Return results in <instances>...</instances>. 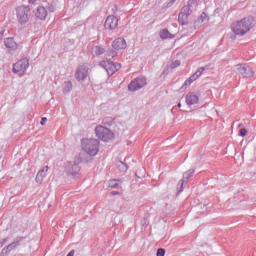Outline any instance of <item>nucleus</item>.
Wrapping results in <instances>:
<instances>
[{"label":"nucleus","mask_w":256,"mask_h":256,"mask_svg":"<svg viewBox=\"0 0 256 256\" xmlns=\"http://www.w3.org/2000/svg\"><path fill=\"white\" fill-rule=\"evenodd\" d=\"M253 27H255V18L246 17L240 21L234 22L232 24V31L234 34L239 35V37H243V35L249 33Z\"/></svg>","instance_id":"f257e3e1"},{"label":"nucleus","mask_w":256,"mask_h":256,"mask_svg":"<svg viewBox=\"0 0 256 256\" xmlns=\"http://www.w3.org/2000/svg\"><path fill=\"white\" fill-rule=\"evenodd\" d=\"M99 140L90 138V139H83L82 140V149L90 155V157H95L99 153Z\"/></svg>","instance_id":"f03ea898"},{"label":"nucleus","mask_w":256,"mask_h":256,"mask_svg":"<svg viewBox=\"0 0 256 256\" xmlns=\"http://www.w3.org/2000/svg\"><path fill=\"white\" fill-rule=\"evenodd\" d=\"M197 3V0H188V4L181 8L178 15V22L180 25H189V16L193 13V5Z\"/></svg>","instance_id":"7ed1b4c3"},{"label":"nucleus","mask_w":256,"mask_h":256,"mask_svg":"<svg viewBox=\"0 0 256 256\" xmlns=\"http://www.w3.org/2000/svg\"><path fill=\"white\" fill-rule=\"evenodd\" d=\"M16 16L20 25H27V23H29V18L31 17V8L25 5L19 6L16 9Z\"/></svg>","instance_id":"20e7f679"},{"label":"nucleus","mask_w":256,"mask_h":256,"mask_svg":"<svg viewBox=\"0 0 256 256\" xmlns=\"http://www.w3.org/2000/svg\"><path fill=\"white\" fill-rule=\"evenodd\" d=\"M96 137L104 141L105 143H109L114 138L113 132L105 126L98 125L95 128Z\"/></svg>","instance_id":"39448f33"},{"label":"nucleus","mask_w":256,"mask_h":256,"mask_svg":"<svg viewBox=\"0 0 256 256\" xmlns=\"http://www.w3.org/2000/svg\"><path fill=\"white\" fill-rule=\"evenodd\" d=\"M100 67L105 69L107 75L111 77V75H115V73H117V71L121 69V64L117 62L114 63L111 60H107V61L103 60L100 62Z\"/></svg>","instance_id":"423d86ee"},{"label":"nucleus","mask_w":256,"mask_h":256,"mask_svg":"<svg viewBox=\"0 0 256 256\" xmlns=\"http://www.w3.org/2000/svg\"><path fill=\"white\" fill-rule=\"evenodd\" d=\"M145 85H147V78L145 76H138L129 83L128 90L135 93V91L143 89Z\"/></svg>","instance_id":"0eeeda50"},{"label":"nucleus","mask_w":256,"mask_h":256,"mask_svg":"<svg viewBox=\"0 0 256 256\" xmlns=\"http://www.w3.org/2000/svg\"><path fill=\"white\" fill-rule=\"evenodd\" d=\"M27 69H29V59L23 58L21 60H18L13 65V73H16L17 75H25L27 72Z\"/></svg>","instance_id":"6e6552de"},{"label":"nucleus","mask_w":256,"mask_h":256,"mask_svg":"<svg viewBox=\"0 0 256 256\" xmlns=\"http://www.w3.org/2000/svg\"><path fill=\"white\" fill-rule=\"evenodd\" d=\"M236 70L241 75V77H244L246 79H251V77L255 76V71H253V68L247 64H238L236 65Z\"/></svg>","instance_id":"1a4fd4ad"},{"label":"nucleus","mask_w":256,"mask_h":256,"mask_svg":"<svg viewBox=\"0 0 256 256\" xmlns=\"http://www.w3.org/2000/svg\"><path fill=\"white\" fill-rule=\"evenodd\" d=\"M74 77L79 83H83V81H85V79L89 77V66L87 65L79 66L74 74Z\"/></svg>","instance_id":"9d476101"},{"label":"nucleus","mask_w":256,"mask_h":256,"mask_svg":"<svg viewBox=\"0 0 256 256\" xmlns=\"http://www.w3.org/2000/svg\"><path fill=\"white\" fill-rule=\"evenodd\" d=\"M118 25H119V19L114 15H110L106 18L104 27H105V29H108L109 31H113V30L117 29Z\"/></svg>","instance_id":"9b49d317"},{"label":"nucleus","mask_w":256,"mask_h":256,"mask_svg":"<svg viewBox=\"0 0 256 256\" xmlns=\"http://www.w3.org/2000/svg\"><path fill=\"white\" fill-rule=\"evenodd\" d=\"M20 241H25V237H17L14 242L9 244L6 248L2 249L0 256L9 255V253H11V251H13V249H15V247H17V245H19Z\"/></svg>","instance_id":"f8f14e48"},{"label":"nucleus","mask_w":256,"mask_h":256,"mask_svg":"<svg viewBox=\"0 0 256 256\" xmlns=\"http://www.w3.org/2000/svg\"><path fill=\"white\" fill-rule=\"evenodd\" d=\"M66 171L71 177H77L81 171V167H79V164L77 163L68 162L66 165Z\"/></svg>","instance_id":"ddd939ff"},{"label":"nucleus","mask_w":256,"mask_h":256,"mask_svg":"<svg viewBox=\"0 0 256 256\" xmlns=\"http://www.w3.org/2000/svg\"><path fill=\"white\" fill-rule=\"evenodd\" d=\"M185 101H186V104L189 106L197 105V103H199V96L197 94H195L194 92H189L186 95Z\"/></svg>","instance_id":"4468645a"},{"label":"nucleus","mask_w":256,"mask_h":256,"mask_svg":"<svg viewBox=\"0 0 256 256\" xmlns=\"http://www.w3.org/2000/svg\"><path fill=\"white\" fill-rule=\"evenodd\" d=\"M112 47L116 51H120V49H125L127 47V42L124 38H117L112 42Z\"/></svg>","instance_id":"2eb2a0df"},{"label":"nucleus","mask_w":256,"mask_h":256,"mask_svg":"<svg viewBox=\"0 0 256 256\" xmlns=\"http://www.w3.org/2000/svg\"><path fill=\"white\" fill-rule=\"evenodd\" d=\"M35 17L40 19V21H45V19H47V9L43 6H38L35 12Z\"/></svg>","instance_id":"dca6fc26"},{"label":"nucleus","mask_w":256,"mask_h":256,"mask_svg":"<svg viewBox=\"0 0 256 256\" xmlns=\"http://www.w3.org/2000/svg\"><path fill=\"white\" fill-rule=\"evenodd\" d=\"M4 45L7 49H10V51H15V49H17V43L13 38H6L4 40Z\"/></svg>","instance_id":"f3484780"},{"label":"nucleus","mask_w":256,"mask_h":256,"mask_svg":"<svg viewBox=\"0 0 256 256\" xmlns=\"http://www.w3.org/2000/svg\"><path fill=\"white\" fill-rule=\"evenodd\" d=\"M62 91L64 95H68V93H71V91H73V83L71 81H65L62 84Z\"/></svg>","instance_id":"a211bd4d"},{"label":"nucleus","mask_w":256,"mask_h":256,"mask_svg":"<svg viewBox=\"0 0 256 256\" xmlns=\"http://www.w3.org/2000/svg\"><path fill=\"white\" fill-rule=\"evenodd\" d=\"M160 38L165 39H175V35L169 32L167 28H164L160 31Z\"/></svg>","instance_id":"6ab92c4d"},{"label":"nucleus","mask_w":256,"mask_h":256,"mask_svg":"<svg viewBox=\"0 0 256 256\" xmlns=\"http://www.w3.org/2000/svg\"><path fill=\"white\" fill-rule=\"evenodd\" d=\"M122 184H123V180L113 179V180H109L108 187H110V189H121Z\"/></svg>","instance_id":"aec40b11"},{"label":"nucleus","mask_w":256,"mask_h":256,"mask_svg":"<svg viewBox=\"0 0 256 256\" xmlns=\"http://www.w3.org/2000/svg\"><path fill=\"white\" fill-rule=\"evenodd\" d=\"M115 123V120L113 117L107 116L104 119H102V125H105V127H111Z\"/></svg>","instance_id":"412c9836"},{"label":"nucleus","mask_w":256,"mask_h":256,"mask_svg":"<svg viewBox=\"0 0 256 256\" xmlns=\"http://www.w3.org/2000/svg\"><path fill=\"white\" fill-rule=\"evenodd\" d=\"M92 53L93 55H103V53H105V48L101 47V46H94L92 47Z\"/></svg>","instance_id":"4be33fe9"},{"label":"nucleus","mask_w":256,"mask_h":256,"mask_svg":"<svg viewBox=\"0 0 256 256\" xmlns=\"http://www.w3.org/2000/svg\"><path fill=\"white\" fill-rule=\"evenodd\" d=\"M194 174H195V169H190L183 174L182 180L189 181V179H191V177H193Z\"/></svg>","instance_id":"5701e85b"},{"label":"nucleus","mask_w":256,"mask_h":256,"mask_svg":"<svg viewBox=\"0 0 256 256\" xmlns=\"http://www.w3.org/2000/svg\"><path fill=\"white\" fill-rule=\"evenodd\" d=\"M47 171H49V166H44L41 170L38 171V175H40L42 177V179L44 177H47Z\"/></svg>","instance_id":"b1692460"},{"label":"nucleus","mask_w":256,"mask_h":256,"mask_svg":"<svg viewBox=\"0 0 256 256\" xmlns=\"http://www.w3.org/2000/svg\"><path fill=\"white\" fill-rule=\"evenodd\" d=\"M193 81H197V78L195 75L190 76L185 82H184V87H189Z\"/></svg>","instance_id":"393cba45"},{"label":"nucleus","mask_w":256,"mask_h":256,"mask_svg":"<svg viewBox=\"0 0 256 256\" xmlns=\"http://www.w3.org/2000/svg\"><path fill=\"white\" fill-rule=\"evenodd\" d=\"M207 21H209V18L207 17V14L203 12L198 18V23H207Z\"/></svg>","instance_id":"a878e982"},{"label":"nucleus","mask_w":256,"mask_h":256,"mask_svg":"<svg viewBox=\"0 0 256 256\" xmlns=\"http://www.w3.org/2000/svg\"><path fill=\"white\" fill-rule=\"evenodd\" d=\"M205 67H200L193 75H195L196 79L198 77H201V75H203V71H205Z\"/></svg>","instance_id":"bb28decb"},{"label":"nucleus","mask_w":256,"mask_h":256,"mask_svg":"<svg viewBox=\"0 0 256 256\" xmlns=\"http://www.w3.org/2000/svg\"><path fill=\"white\" fill-rule=\"evenodd\" d=\"M118 169L119 171H121L122 173H125V171H127V164L120 162V164L118 165Z\"/></svg>","instance_id":"cd10ccee"},{"label":"nucleus","mask_w":256,"mask_h":256,"mask_svg":"<svg viewBox=\"0 0 256 256\" xmlns=\"http://www.w3.org/2000/svg\"><path fill=\"white\" fill-rule=\"evenodd\" d=\"M179 65H181V61L180 60H175L174 62H172L170 64V69H176V67H179Z\"/></svg>","instance_id":"c85d7f7f"},{"label":"nucleus","mask_w":256,"mask_h":256,"mask_svg":"<svg viewBox=\"0 0 256 256\" xmlns=\"http://www.w3.org/2000/svg\"><path fill=\"white\" fill-rule=\"evenodd\" d=\"M184 183H185V180H180L179 182H178V187H177V189H178V192L179 193H182V191H183V185H184Z\"/></svg>","instance_id":"c756f323"},{"label":"nucleus","mask_w":256,"mask_h":256,"mask_svg":"<svg viewBox=\"0 0 256 256\" xmlns=\"http://www.w3.org/2000/svg\"><path fill=\"white\" fill-rule=\"evenodd\" d=\"M157 256H165V249L159 248L156 253Z\"/></svg>","instance_id":"7c9ffc66"},{"label":"nucleus","mask_w":256,"mask_h":256,"mask_svg":"<svg viewBox=\"0 0 256 256\" xmlns=\"http://www.w3.org/2000/svg\"><path fill=\"white\" fill-rule=\"evenodd\" d=\"M239 135L240 137H245V135H247V129L241 128L239 131Z\"/></svg>","instance_id":"2f4dec72"},{"label":"nucleus","mask_w":256,"mask_h":256,"mask_svg":"<svg viewBox=\"0 0 256 256\" xmlns=\"http://www.w3.org/2000/svg\"><path fill=\"white\" fill-rule=\"evenodd\" d=\"M41 0H28L29 5H38Z\"/></svg>","instance_id":"473e14b6"},{"label":"nucleus","mask_w":256,"mask_h":256,"mask_svg":"<svg viewBox=\"0 0 256 256\" xmlns=\"http://www.w3.org/2000/svg\"><path fill=\"white\" fill-rule=\"evenodd\" d=\"M35 181L36 183H41L43 181V176H40V175H36V178H35Z\"/></svg>","instance_id":"72a5a7b5"},{"label":"nucleus","mask_w":256,"mask_h":256,"mask_svg":"<svg viewBox=\"0 0 256 256\" xmlns=\"http://www.w3.org/2000/svg\"><path fill=\"white\" fill-rule=\"evenodd\" d=\"M48 10L50 11V13H54L55 12V6L54 5H50L48 7Z\"/></svg>","instance_id":"f704fd0d"},{"label":"nucleus","mask_w":256,"mask_h":256,"mask_svg":"<svg viewBox=\"0 0 256 256\" xmlns=\"http://www.w3.org/2000/svg\"><path fill=\"white\" fill-rule=\"evenodd\" d=\"M7 241H8V238H5L3 239V241H0V249L1 247H3V245H5V243H7Z\"/></svg>","instance_id":"c9c22d12"},{"label":"nucleus","mask_w":256,"mask_h":256,"mask_svg":"<svg viewBox=\"0 0 256 256\" xmlns=\"http://www.w3.org/2000/svg\"><path fill=\"white\" fill-rule=\"evenodd\" d=\"M175 1L177 0H171L170 2H168L167 7H173V4L175 3Z\"/></svg>","instance_id":"e433bc0d"},{"label":"nucleus","mask_w":256,"mask_h":256,"mask_svg":"<svg viewBox=\"0 0 256 256\" xmlns=\"http://www.w3.org/2000/svg\"><path fill=\"white\" fill-rule=\"evenodd\" d=\"M45 123H47V117H43L40 122L41 125H45Z\"/></svg>","instance_id":"4c0bfd02"},{"label":"nucleus","mask_w":256,"mask_h":256,"mask_svg":"<svg viewBox=\"0 0 256 256\" xmlns=\"http://www.w3.org/2000/svg\"><path fill=\"white\" fill-rule=\"evenodd\" d=\"M75 255V250H71L68 254H67V256H74Z\"/></svg>","instance_id":"58836bf2"},{"label":"nucleus","mask_w":256,"mask_h":256,"mask_svg":"<svg viewBox=\"0 0 256 256\" xmlns=\"http://www.w3.org/2000/svg\"><path fill=\"white\" fill-rule=\"evenodd\" d=\"M111 193H112V195H119V192H117V191H112Z\"/></svg>","instance_id":"ea45409f"},{"label":"nucleus","mask_w":256,"mask_h":256,"mask_svg":"<svg viewBox=\"0 0 256 256\" xmlns=\"http://www.w3.org/2000/svg\"><path fill=\"white\" fill-rule=\"evenodd\" d=\"M115 55H117V52L113 51L112 52V57H115Z\"/></svg>","instance_id":"a19ab883"},{"label":"nucleus","mask_w":256,"mask_h":256,"mask_svg":"<svg viewBox=\"0 0 256 256\" xmlns=\"http://www.w3.org/2000/svg\"><path fill=\"white\" fill-rule=\"evenodd\" d=\"M178 107L181 108V103H178Z\"/></svg>","instance_id":"79ce46f5"}]
</instances>
